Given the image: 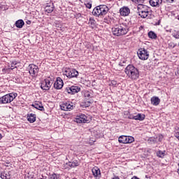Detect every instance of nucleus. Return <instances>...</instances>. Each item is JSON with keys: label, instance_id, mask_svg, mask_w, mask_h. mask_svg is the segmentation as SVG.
Segmentation results:
<instances>
[{"label": "nucleus", "instance_id": "nucleus-1", "mask_svg": "<svg viewBox=\"0 0 179 179\" xmlns=\"http://www.w3.org/2000/svg\"><path fill=\"white\" fill-rule=\"evenodd\" d=\"M126 75L129 79L136 80L139 78V70L132 64H129L124 69Z\"/></svg>", "mask_w": 179, "mask_h": 179}, {"label": "nucleus", "instance_id": "nucleus-2", "mask_svg": "<svg viewBox=\"0 0 179 179\" xmlns=\"http://www.w3.org/2000/svg\"><path fill=\"white\" fill-rule=\"evenodd\" d=\"M128 31H129V28L124 24H116L112 28L113 34L117 37H120V36H125Z\"/></svg>", "mask_w": 179, "mask_h": 179}, {"label": "nucleus", "instance_id": "nucleus-3", "mask_svg": "<svg viewBox=\"0 0 179 179\" xmlns=\"http://www.w3.org/2000/svg\"><path fill=\"white\" fill-rule=\"evenodd\" d=\"M108 7L106 5H100L95 7L92 13L95 17H103L108 13Z\"/></svg>", "mask_w": 179, "mask_h": 179}, {"label": "nucleus", "instance_id": "nucleus-4", "mask_svg": "<svg viewBox=\"0 0 179 179\" xmlns=\"http://www.w3.org/2000/svg\"><path fill=\"white\" fill-rule=\"evenodd\" d=\"M17 97V93H10L0 97V104L12 103Z\"/></svg>", "mask_w": 179, "mask_h": 179}, {"label": "nucleus", "instance_id": "nucleus-5", "mask_svg": "<svg viewBox=\"0 0 179 179\" xmlns=\"http://www.w3.org/2000/svg\"><path fill=\"white\" fill-rule=\"evenodd\" d=\"M137 54L138 58L143 61H146L149 58V52L145 48H140Z\"/></svg>", "mask_w": 179, "mask_h": 179}, {"label": "nucleus", "instance_id": "nucleus-6", "mask_svg": "<svg viewBox=\"0 0 179 179\" xmlns=\"http://www.w3.org/2000/svg\"><path fill=\"white\" fill-rule=\"evenodd\" d=\"M118 141L120 143L127 144V143H132V142L135 141V138L129 136H120L118 138Z\"/></svg>", "mask_w": 179, "mask_h": 179}, {"label": "nucleus", "instance_id": "nucleus-7", "mask_svg": "<svg viewBox=\"0 0 179 179\" xmlns=\"http://www.w3.org/2000/svg\"><path fill=\"white\" fill-rule=\"evenodd\" d=\"M65 75L69 78H78L79 76V72L76 69H68L65 71Z\"/></svg>", "mask_w": 179, "mask_h": 179}, {"label": "nucleus", "instance_id": "nucleus-8", "mask_svg": "<svg viewBox=\"0 0 179 179\" xmlns=\"http://www.w3.org/2000/svg\"><path fill=\"white\" fill-rule=\"evenodd\" d=\"M29 72L32 78H36L38 75V66L34 64H29L28 66Z\"/></svg>", "mask_w": 179, "mask_h": 179}, {"label": "nucleus", "instance_id": "nucleus-9", "mask_svg": "<svg viewBox=\"0 0 179 179\" xmlns=\"http://www.w3.org/2000/svg\"><path fill=\"white\" fill-rule=\"evenodd\" d=\"M75 105L72 102H66L60 105L61 110L63 111H71V110H73Z\"/></svg>", "mask_w": 179, "mask_h": 179}, {"label": "nucleus", "instance_id": "nucleus-10", "mask_svg": "<svg viewBox=\"0 0 179 179\" xmlns=\"http://www.w3.org/2000/svg\"><path fill=\"white\" fill-rule=\"evenodd\" d=\"M66 93H69V94H75L80 92V87L79 86L68 87L66 88Z\"/></svg>", "mask_w": 179, "mask_h": 179}, {"label": "nucleus", "instance_id": "nucleus-11", "mask_svg": "<svg viewBox=\"0 0 179 179\" xmlns=\"http://www.w3.org/2000/svg\"><path fill=\"white\" fill-rule=\"evenodd\" d=\"M76 122L78 124H86L89 122V118L84 114H81L76 118Z\"/></svg>", "mask_w": 179, "mask_h": 179}, {"label": "nucleus", "instance_id": "nucleus-12", "mask_svg": "<svg viewBox=\"0 0 179 179\" xmlns=\"http://www.w3.org/2000/svg\"><path fill=\"white\" fill-rule=\"evenodd\" d=\"M63 87L64 81L62 80V78L58 77L54 83V87L55 89H57V90H59L60 89H62Z\"/></svg>", "mask_w": 179, "mask_h": 179}, {"label": "nucleus", "instance_id": "nucleus-13", "mask_svg": "<svg viewBox=\"0 0 179 179\" xmlns=\"http://www.w3.org/2000/svg\"><path fill=\"white\" fill-rule=\"evenodd\" d=\"M51 81L48 79L44 80V81L41 83V87L43 90H50V87H51Z\"/></svg>", "mask_w": 179, "mask_h": 179}, {"label": "nucleus", "instance_id": "nucleus-14", "mask_svg": "<svg viewBox=\"0 0 179 179\" xmlns=\"http://www.w3.org/2000/svg\"><path fill=\"white\" fill-rule=\"evenodd\" d=\"M0 178L1 179H11L12 178V172L4 171L3 172H0Z\"/></svg>", "mask_w": 179, "mask_h": 179}, {"label": "nucleus", "instance_id": "nucleus-15", "mask_svg": "<svg viewBox=\"0 0 179 179\" xmlns=\"http://www.w3.org/2000/svg\"><path fill=\"white\" fill-rule=\"evenodd\" d=\"M121 16H128L131 13V10L127 6H124L120 9Z\"/></svg>", "mask_w": 179, "mask_h": 179}, {"label": "nucleus", "instance_id": "nucleus-16", "mask_svg": "<svg viewBox=\"0 0 179 179\" xmlns=\"http://www.w3.org/2000/svg\"><path fill=\"white\" fill-rule=\"evenodd\" d=\"M149 3L154 8H159L163 3V0H150Z\"/></svg>", "mask_w": 179, "mask_h": 179}, {"label": "nucleus", "instance_id": "nucleus-17", "mask_svg": "<svg viewBox=\"0 0 179 179\" xmlns=\"http://www.w3.org/2000/svg\"><path fill=\"white\" fill-rule=\"evenodd\" d=\"M138 13H142L143 12H149L148 7L143 4H138L137 7Z\"/></svg>", "mask_w": 179, "mask_h": 179}, {"label": "nucleus", "instance_id": "nucleus-18", "mask_svg": "<svg viewBox=\"0 0 179 179\" xmlns=\"http://www.w3.org/2000/svg\"><path fill=\"white\" fill-rule=\"evenodd\" d=\"M45 10L48 13H51L54 10V4L52 3H48L45 7Z\"/></svg>", "mask_w": 179, "mask_h": 179}, {"label": "nucleus", "instance_id": "nucleus-19", "mask_svg": "<svg viewBox=\"0 0 179 179\" xmlns=\"http://www.w3.org/2000/svg\"><path fill=\"white\" fill-rule=\"evenodd\" d=\"M151 104H152V106H159V104H160V99H159L157 96L152 97Z\"/></svg>", "mask_w": 179, "mask_h": 179}, {"label": "nucleus", "instance_id": "nucleus-20", "mask_svg": "<svg viewBox=\"0 0 179 179\" xmlns=\"http://www.w3.org/2000/svg\"><path fill=\"white\" fill-rule=\"evenodd\" d=\"M92 174L94 176V177H99V176H100V174H101V171H100V169H99L98 167L95 166L92 169Z\"/></svg>", "mask_w": 179, "mask_h": 179}, {"label": "nucleus", "instance_id": "nucleus-21", "mask_svg": "<svg viewBox=\"0 0 179 179\" xmlns=\"http://www.w3.org/2000/svg\"><path fill=\"white\" fill-rule=\"evenodd\" d=\"M27 120L31 124L36 122V114L31 113L30 115H27Z\"/></svg>", "mask_w": 179, "mask_h": 179}, {"label": "nucleus", "instance_id": "nucleus-22", "mask_svg": "<svg viewBox=\"0 0 179 179\" xmlns=\"http://www.w3.org/2000/svg\"><path fill=\"white\" fill-rule=\"evenodd\" d=\"M32 107L36 108V110H40V111H44V106H43V103H34L32 104Z\"/></svg>", "mask_w": 179, "mask_h": 179}, {"label": "nucleus", "instance_id": "nucleus-23", "mask_svg": "<svg viewBox=\"0 0 179 179\" xmlns=\"http://www.w3.org/2000/svg\"><path fill=\"white\" fill-rule=\"evenodd\" d=\"M15 26L18 29H22L24 26V21L23 20H18L15 22Z\"/></svg>", "mask_w": 179, "mask_h": 179}, {"label": "nucleus", "instance_id": "nucleus-24", "mask_svg": "<svg viewBox=\"0 0 179 179\" xmlns=\"http://www.w3.org/2000/svg\"><path fill=\"white\" fill-rule=\"evenodd\" d=\"M84 96L85 99L90 100V99H92V97H93V93H92V92L85 91L84 93Z\"/></svg>", "mask_w": 179, "mask_h": 179}, {"label": "nucleus", "instance_id": "nucleus-25", "mask_svg": "<svg viewBox=\"0 0 179 179\" xmlns=\"http://www.w3.org/2000/svg\"><path fill=\"white\" fill-rule=\"evenodd\" d=\"M157 157H160L161 159H163V157H164V156H166V151H162V150H159L157 152Z\"/></svg>", "mask_w": 179, "mask_h": 179}, {"label": "nucleus", "instance_id": "nucleus-26", "mask_svg": "<svg viewBox=\"0 0 179 179\" xmlns=\"http://www.w3.org/2000/svg\"><path fill=\"white\" fill-rule=\"evenodd\" d=\"M148 37L150 38L156 39L157 38V35L156 34V33L150 31V32H148Z\"/></svg>", "mask_w": 179, "mask_h": 179}, {"label": "nucleus", "instance_id": "nucleus-27", "mask_svg": "<svg viewBox=\"0 0 179 179\" xmlns=\"http://www.w3.org/2000/svg\"><path fill=\"white\" fill-rule=\"evenodd\" d=\"M148 15H149V11H144L143 13H138V16H141L143 19L148 17Z\"/></svg>", "mask_w": 179, "mask_h": 179}, {"label": "nucleus", "instance_id": "nucleus-28", "mask_svg": "<svg viewBox=\"0 0 179 179\" xmlns=\"http://www.w3.org/2000/svg\"><path fill=\"white\" fill-rule=\"evenodd\" d=\"M90 1V0H85V5L86 8H87L88 9L92 8V3Z\"/></svg>", "mask_w": 179, "mask_h": 179}, {"label": "nucleus", "instance_id": "nucleus-29", "mask_svg": "<svg viewBox=\"0 0 179 179\" xmlns=\"http://www.w3.org/2000/svg\"><path fill=\"white\" fill-rule=\"evenodd\" d=\"M134 3H136L137 5H141L145 2V0H131Z\"/></svg>", "mask_w": 179, "mask_h": 179}, {"label": "nucleus", "instance_id": "nucleus-30", "mask_svg": "<svg viewBox=\"0 0 179 179\" xmlns=\"http://www.w3.org/2000/svg\"><path fill=\"white\" fill-rule=\"evenodd\" d=\"M59 178V174L52 173L50 176V179H58Z\"/></svg>", "mask_w": 179, "mask_h": 179}, {"label": "nucleus", "instance_id": "nucleus-31", "mask_svg": "<svg viewBox=\"0 0 179 179\" xmlns=\"http://www.w3.org/2000/svg\"><path fill=\"white\" fill-rule=\"evenodd\" d=\"M17 64H19V62H17V61H13L11 62L10 69H15V68H17V66H16V65H17Z\"/></svg>", "mask_w": 179, "mask_h": 179}, {"label": "nucleus", "instance_id": "nucleus-32", "mask_svg": "<svg viewBox=\"0 0 179 179\" xmlns=\"http://www.w3.org/2000/svg\"><path fill=\"white\" fill-rule=\"evenodd\" d=\"M70 167H78V166H79V163L78 162V161L71 162L69 164Z\"/></svg>", "mask_w": 179, "mask_h": 179}, {"label": "nucleus", "instance_id": "nucleus-33", "mask_svg": "<svg viewBox=\"0 0 179 179\" xmlns=\"http://www.w3.org/2000/svg\"><path fill=\"white\" fill-rule=\"evenodd\" d=\"M137 117H138V121H143V120H145V115H141V113H138L137 115Z\"/></svg>", "mask_w": 179, "mask_h": 179}, {"label": "nucleus", "instance_id": "nucleus-34", "mask_svg": "<svg viewBox=\"0 0 179 179\" xmlns=\"http://www.w3.org/2000/svg\"><path fill=\"white\" fill-rule=\"evenodd\" d=\"M95 22H96V21L94 20V19L90 18L88 23H89V24H91L92 26H94Z\"/></svg>", "mask_w": 179, "mask_h": 179}, {"label": "nucleus", "instance_id": "nucleus-35", "mask_svg": "<svg viewBox=\"0 0 179 179\" xmlns=\"http://www.w3.org/2000/svg\"><path fill=\"white\" fill-rule=\"evenodd\" d=\"M85 45L87 50L92 48V44L90 42H85Z\"/></svg>", "mask_w": 179, "mask_h": 179}, {"label": "nucleus", "instance_id": "nucleus-36", "mask_svg": "<svg viewBox=\"0 0 179 179\" xmlns=\"http://www.w3.org/2000/svg\"><path fill=\"white\" fill-rule=\"evenodd\" d=\"M173 36L175 38H179V31L173 32Z\"/></svg>", "mask_w": 179, "mask_h": 179}, {"label": "nucleus", "instance_id": "nucleus-37", "mask_svg": "<svg viewBox=\"0 0 179 179\" xmlns=\"http://www.w3.org/2000/svg\"><path fill=\"white\" fill-rule=\"evenodd\" d=\"M148 142L150 143H155L156 142V139L155 138H152V137H150L149 139H148Z\"/></svg>", "mask_w": 179, "mask_h": 179}, {"label": "nucleus", "instance_id": "nucleus-38", "mask_svg": "<svg viewBox=\"0 0 179 179\" xmlns=\"http://www.w3.org/2000/svg\"><path fill=\"white\" fill-rule=\"evenodd\" d=\"M176 45L173 42H171V43H169V48H174L176 47Z\"/></svg>", "mask_w": 179, "mask_h": 179}, {"label": "nucleus", "instance_id": "nucleus-39", "mask_svg": "<svg viewBox=\"0 0 179 179\" xmlns=\"http://www.w3.org/2000/svg\"><path fill=\"white\" fill-rule=\"evenodd\" d=\"M110 85H112V86H115V87H117L118 85V84L117 83V81H115V80H112L110 83Z\"/></svg>", "mask_w": 179, "mask_h": 179}, {"label": "nucleus", "instance_id": "nucleus-40", "mask_svg": "<svg viewBox=\"0 0 179 179\" xmlns=\"http://www.w3.org/2000/svg\"><path fill=\"white\" fill-rule=\"evenodd\" d=\"M90 104H92V100L87 101V102H85V107L90 106Z\"/></svg>", "mask_w": 179, "mask_h": 179}, {"label": "nucleus", "instance_id": "nucleus-41", "mask_svg": "<svg viewBox=\"0 0 179 179\" xmlns=\"http://www.w3.org/2000/svg\"><path fill=\"white\" fill-rule=\"evenodd\" d=\"M134 115H129L128 116V118H129V120H134Z\"/></svg>", "mask_w": 179, "mask_h": 179}, {"label": "nucleus", "instance_id": "nucleus-42", "mask_svg": "<svg viewBox=\"0 0 179 179\" xmlns=\"http://www.w3.org/2000/svg\"><path fill=\"white\" fill-rule=\"evenodd\" d=\"M125 64V62H120L119 66H124V64Z\"/></svg>", "mask_w": 179, "mask_h": 179}, {"label": "nucleus", "instance_id": "nucleus-43", "mask_svg": "<svg viewBox=\"0 0 179 179\" xmlns=\"http://www.w3.org/2000/svg\"><path fill=\"white\" fill-rule=\"evenodd\" d=\"M176 76H179V68L177 69V71H176Z\"/></svg>", "mask_w": 179, "mask_h": 179}, {"label": "nucleus", "instance_id": "nucleus-44", "mask_svg": "<svg viewBox=\"0 0 179 179\" xmlns=\"http://www.w3.org/2000/svg\"><path fill=\"white\" fill-rule=\"evenodd\" d=\"M166 2H169V3H173L174 2V0H166Z\"/></svg>", "mask_w": 179, "mask_h": 179}, {"label": "nucleus", "instance_id": "nucleus-45", "mask_svg": "<svg viewBox=\"0 0 179 179\" xmlns=\"http://www.w3.org/2000/svg\"><path fill=\"white\" fill-rule=\"evenodd\" d=\"M133 120H138V115H134V119H133Z\"/></svg>", "mask_w": 179, "mask_h": 179}, {"label": "nucleus", "instance_id": "nucleus-46", "mask_svg": "<svg viewBox=\"0 0 179 179\" xmlns=\"http://www.w3.org/2000/svg\"><path fill=\"white\" fill-rule=\"evenodd\" d=\"M2 71L6 73V72H8V69H3Z\"/></svg>", "mask_w": 179, "mask_h": 179}, {"label": "nucleus", "instance_id": "nucleus-47", "mask_svg": "<svg viewBox=\"0 0 179 179\" xmlns=\"http://www.w3.org/2000/svg\"><path fill=\"white\" fill-rule=\"evenodd\" d=\"M112 179H120V178L118 176H115Z\"/></svg>", "mask_w": 179, "mask_h": 179}, {"label": "nucleus", "instance_id": "nucleus-48", "mask_svg": "<svg viewBox=\"0 0 179 179\" xmlns=\"http://www.w3.org/2000/svg\"><path fill=\"white\" fill-rule=\"evenodd\" d=\"M27 24H30L31 23V21H27Z\"/></svg>", "mask_w": 179, "mask_h": 179}, {"label": "nucleus", "instance_id": "nucleus-49", "mask_svg": "<svg viewBox=\"0 0 179 179\" xmlns=\"http://www.w3.org/2000/svg\"><path fill=\"white\" fill-rule=\"evenodd\" d=\"M3 136H2V134H0V139H2Z\"/></svg>", "mask_w": 179, "mask_h": 179}, {"label": "nucleus", "instance_id": "nucleus-50", "mask_svg": "<svg viewBox=\"0 0 179 179\" xmlns=\"http://www.w3.org/2000/svg\"><path fill=\"white\" fill-rule=\"evenodd\" d=\"M178 45L179 46V43H178Z\"/></svg>", "mask_w": 179, "mask_h": 179}]
</instances>
